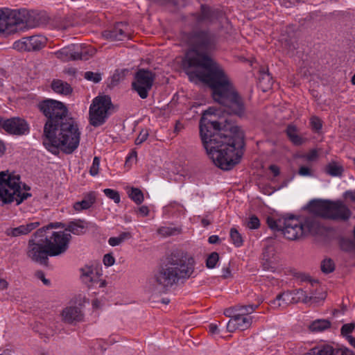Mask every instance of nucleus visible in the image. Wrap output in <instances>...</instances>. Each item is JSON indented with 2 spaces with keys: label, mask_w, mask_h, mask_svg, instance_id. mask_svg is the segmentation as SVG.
Returning <instances> with one entry per match:
<instances>
[{
  "label": "nucleus",
  "mask_w": 355,
  "mask_h": 355,
  "mask_svg": "<svg viewBox=\"0 0 355 355\" xmlns=\"http://www.w3.org/2000/svg\"><path fill=\"white\" fill-rule=\"evenodd\" d=\"M57 58L67 62L69 60H87L89 59V53L86 50L78 51L74 45L69 46L55 52Z\"/></svg>",
  "instance_id": "nucleus-14"
},
{
  "label": "nucleus",
  "mask_w": 355,
  "mask_h": 355,
  "mask_svg": "<svg viewBox=\"0 0 355 355\" xmlns=\"http://www.w3.org/2000/svg\"><path fill=\"white\" fill-rule=\"evenodd\" d=\"M258 308V305H237L234 307L235 311V314H238L239 315H247L253 313Z\"/></svg>",
  "instance_id": "nucleus-27"
},
{
  "label": "nucleus",
  "mask_w": 355,
  "mask_h": 355,
  "mask_svg": "<svg viewBox=\"0 0 355 355\" xmlns=\"http://www.w3.org/2000/svg\"><path fill=\"white\" fill-rule=\"evenodd\" d=\"M318 156V153L315 150H311L309 153L306 155V159L309 161L314 160Z\"/></svg>",
  "instance_id": "nucleus-55"
},
{
  "label": "nucleus",
  "mask_w": 355,
  "mask_h": 355,
  "mask_svg": "<svg viewBox=\"0 0 355 355\" xmlns=\"http://www.w3.org/2000/svg\"><path fill=\"white\" fill-rule=\"evenodd\" d=\"M252 322V318L247 315H239L234 314L227 325V331L230 332L234 331L235 329L241 331L248 329Z\"/></svg>",
  "instance_id": "nucleus-17"
},
{
  "label": "nucleus",
  "mask_w": 355,
  "mask_h": 355,
  "mask_svg": "<svg viewBox=\"0 0 355 355\" xmlns=\"http://www.w3.org/2000/svg\"><path fill=\"white\" fill-rule=\"evenodd\" d=\"M291 293H292V297H294L295 300H297L296 303L300 302L302 297H303L306 294V291H304L303 289H298Z\"/></svg>",
  "instance_id": "nucleus-48"
},
{
  "label": "nucleus",
  "mask_w": 355,
  "mask_h": 355,
  "mask_svg": "<svg viewBox=\"0 0 355 355\" xmlns=\"http://www.w3.org/2000/svg\"><path fill=\"white\" fill-rule=\"evenodd\" d=\"M285 46L291 51L298 48L297 36L293 33L292 35H284L282 39Z\"/></svg>",
  "instance_id": "nucleus-28"
},
{
  "label": "nucleus",
  "mask_w": 355,
  "mask_h": 355,
  "mask_svg": "<svg viewBox=\"0 0 355 355\" xmlns=\"http://www.w3.org/2000/svg\"><path fill=\"white\" fill-rule=\"evenodd\" d=\"M217 14L218 12L216 10L206 5H202L200 13L198 15L196 19L197 21L200 23L204 21L211 22L217 18Z\"/></svg>",
  "instance_id": "nucleus-22"
},
{
  "label": "nucleus",
  "mask_w": 355,
  "mask_h": 355,
  "mask_svg": "<svg viewBox=\"0 0 355 355\" xmlns=\"http://www.w3.org/2000/svg\"><path fill=\"white\" fill-rule=\"evenodd\" d=\"M42 23V16L26 9H0V33L10 34L26 28H32Z\"/></svg>",
  "instance_id": "nucleus-8"
},
{
  "label": "nucleus",
  "mask_w": 355,
  "mask_h": 355,
  "mask_svg": "<svg viewBox=\"0 0 355 355\" xmlns=\"http://www.w3.org/2000/svg\"><path fill=\"white\" fill-rule=\"evenodd\" d=\"M148 135H149V133H148V130H142L139 132V135L135 139V144L136 145L141 144L143 142H144L147 139Z\"/></svg>",
  "instance_id": "nucleus-44"
},
{
  "label": "nucleus",
  "mask_w": 355,
  "mask_h": 355,
  "mask_svg": "<svg viewBox=\"0 0 355 355\" xmlns=\"http://www.w3.org/2000/svg\"><path fill=\"white\" fill-rule=\"evenodd\" d=\"M297 301V300L292 297V293L288 291L277 295L275 300L270 301V305L274 309H278L281 307L285 308L289 304H296Z\"/></svg>",
  "instance_id": "nucleus-20"
},
{
  "label": "nucleus",
  "mask_w": 355,
  "mask_h": 355,
  "mask_svg": "<svg viewBox=\"0 0 355 355\" xmlns=\"http://www.w3.org/2000/svg\"><path fill=\"white\" fill-rule=\"evenodd\" d=\"M223 273L222 275L223 278L226 279L231 276V271H230V269L229 267L223 268Z\"/></svg>",
  "instance_id": "nucleus-59"
},
{
  "label": "nucleus",
  "mask_w": 355,
  "mask_h": 355,
  "mask_svg": "<svg viewBox=\"0 0 355 355\" xmlns=\"http://www.w3.org/2000/svg\"><path fill=\"white\" fill-rule=\"evenodd\" d=\"M267 224L268 227L272 230L282 231L283 227L282 220H279L278 221H277L271 217H268Z\"/></svg>",
  "instance_id": "nucleus-37"
},
{
  "label": "nucleus",
  "mask_w": 355,
  "mask_h": 355,
  "mask_svg": "<svg viewBox=\"0 0 355 355\" xmlns=\"http://www.w3.org/2000/svg\"><path fill=\"white\" fill-rule=\"evenodd\" d=\"M103 193L107 198L113 200L115 203L120 202V195L117 191L111 189H105Z\"/></svg>",
  "instance_id": "nucleus-38"
},
{
  "label": "nucleus",
  "mask_w": 355,
  "mask_h": 355,
  "mask_svg": "<svg viewBox=\"0 0 355 355\" xmlns=\"http://www.w3.org/2000/svg\"><path fill=\"white\" fill-rule=\"evenodd\" d=\"M35 277L40 279L43 284L46 286H49L51 282L50 280L45 277L44 272L42 270H37L35 272Z\"/></svg>",
  "instance_id": "nucleus-47"
},
{
  "label": "nucleus",
  "mask_w": 355,
  "mask_h": 355,
  "mask_svg": "<svg viewBox=\"0 0 355 355\" xmlns=\"http://www.w3.org/2000/svg\"><path fill=\"white\" fill-rule=\"evenodd\" d=\"M224 127L223 131L213 133L202 142L214 164L223 171H229L241 161L244 133L238 125Z\"/></svg>",
  "instance_id": "nucleus-3"
},
{
  "label": "nucleus",
  "mask_w": 355,
  "mask_h": 355,
  "mask_svg": "<svg viewBox=\"0 0 355 355\" xmlns=\"http://www.w3.org/2000/svg\"><path fill=\"white\" fill-rule=\"evenodd\" d=\"M344 196L346 199H349L355 202V191H347L344 193Z\"/></svg>",
  "instance_id": "nucleus-54"
},
{
  "label": "nucleus",
  "mask_w": 355,
  "mask_h": 355,
  "mask_svg": "<svg viewBox=\"0 0 355 355\" xmlns=\"http://www.w3.org/2000/svg\"><path fill=\"white\" fill-rule=\"evenodd\" d=\"M186 35L191 49L182 60L183 70L191 80L196 78L211 85L215 96L220 99L222 89L229 92L231 85L223 68L208 55L216 49V35L207 29H194Z\"/></svg>",
  "instance_id": "nucleus-1"
},
{
  "label": "nucleus",
  "mask_w": 355,
  "mask_h": 355,
  "mask_svg": "<svg viewBox=\"0 0 355 355\" xmlns=\"http://www.w3.org/2000/svg\"><path fill=\"white\" fill-rule=\"evenodd\" d=\"M39 110L47 118L44 124V132L49 133V129L58 125L64 118L69 117L68 110L63 103L53 100L46 99L38 104Z\"/></svg>",
  "instance_id": "nucleus-10"
},
{
  "label": "nucleus",
  "mask_w": 355,
  "mask_h": 355,
  "mask_svg": "<svg viewBox=\"0 0 355 355\" xmlns=\"http://www.w3.org/2000/svg\"><path fill=\"white\" fill-rule=\"evenodd\" d=\"M261 75L259 78V83L261 85L266 86V88H269L272 86V78L271 75L269 73L268 70L261 71Z\"/></svg>",
  "instance_id": "nucleus-34"
},
{
  "label": "nucleus",
  "mask_w": 355,
  "mask_h": 355,
  "mask_svg": "<svg viewBox=\"0 0 355 355\" xmlns=\"http://www.w3.org/2000/svg\"><path fill=\"white\" fill-rule=\"evenodd\" d=\"M297 277L302 282H309L311 285H313L315 283H318V280H313L309 275L305 273H300Z\"/></svg>",
  "instance_id": "nucleus-49"
},
{
  "label": "nucleus",
  "mask_w": 355,
  "mask_h": 355,
  "mask_svg": "<svg viewBox=\"0 0 355 355\" xmlns=\"http://www.w3.org/2000/svg\"><path fill=\"white\" fill-rule=\"evenodd\" d=\"M354 328H355L354 322L345 324L341 327V329H340L341 334L347 338V336H349V334H351L354 331Z\"/></svg>",
  "instance_id": "nucleus-41"
},
{
  "label": "nucleus",
  "mask_w": 355,
  "mask_h": 355,
  "mask_svg": "<svg viewBox=\"0 0 355 355\" xmlns=\"http://www.w3.org/2000/svg\"><path fill=\"white\" fill-rule=\"evenodd\" d=\"M310 209L315 216L306 218L304 222L294 216L283 220L282 232L285 238L294 241L309 234H318L320 229L318 217L346 221L351 216V211L340 202L315 200L310 202Z\"/></svg>",
  "instance_id": "nucleus-2"
},
{
  "label": "nucleus",
  "mask_w": 355,
  "mask_h": 355,
  "mask_svg": "<svg viewBox=\"0 0 355 355\" xmlns=\"http://www.w3.org/2000/svg\"><path fill=\"white\" fill-rule=\"evenodd\" d=\"M128 196L137 205L141 204L144 200V194L141 190L138 188L132 187L130 191H128Z\"/></svg>",
  "instance_id": "nucleus-31"
},
{
  "label": "nucleus",
  "mask_w": 355,
  "mask_h": 355,
  "mask_svg": "<svg viewBox=\"0 0 355 355\" xmlns=\"http://www.w3.org/2000/svg\"><path fill=\"white\" fill-rule=\"evenodd\" d=\"M312 298H313L312 297H309L307 295V294H306L303 297H302L300 301L306 304V303L309 302L312 300Z\"/></svg>",
  "instance_id": "nucleus-62"
},
{
  "label": "nucleus",
  "mask_w": 355,
  "mask_h": 355,
  "mask_svg": "<svg viewBox=\"0 0 355 355\" xmlns=\"http://www.w3.org/2000/svg\"><path fill=\"white\" fill-rule=\"evenodd\" d=\"M269 169L273 173L274 176L276 177L279 175V168L277 166L270 165Z\"/></svg>",
  "instance_id": "nucleus-56"
},
{
  "label": "nucleus",
  "mask_w": 355,
  "mask_h": 355,
  "mask_svg": "<svg viewBox=\"0 0 355 355\" xmlns=\"http://www.w3.org/2000/svg\"><path fill=\"white\" fill-rule=\"evenodd\" d=\"M96 201V196L94 192L87 194L84 199L74 203L73 208L76 211H82L90 208Z\"/></svg>",
  "instance_id": "nucleus-23"
},
{
  "label": "nucleus",
  "mask_w": 355,
  "mask_h": 355,
  "mask_svg": "<svg viewBox=\"0 0 355 355\" xmlns=\"http://www.w3.org/2000/svg\"><path fill=\"white\" fill-rule=\"evenodd\" d=\"M194 259L181 250H173L166 256L153 276L155 289L165 293L173 286L184 284L195 272Z\"/></svg>",
  "instance_id": "nucleus-5"
},
{
  "label": "nucleus",
  "mask_w": 355,
  "mask_h": 355,
  "mask_svg": "<svg viewBox=\"0 0 355 355\" xmlns=\"http://www.w3.org/2000/svg\"><path fill=\"white\" fill-rule=\"evenodd\" d=\"M112 107L111 98L108 95L94 98L89 107V123L94 127L103 125L108 118L110 110Z\"/></svg>",
  "instance_id": "nucleus-11"
},
{
  "label": "nucleus",
  "mask_w": 355,
  "mask_h": 355,
  "mask_svg": "<svg viewBox=\"0 0 355 355\" xmlns=\"http://www.w3.org/2000/svg\"><path fill=\"white\" fill-rule=\"evenodd\" d=\"M52 89L58 93L62 95H68L71 94L73 89L71 85L61 80H54L51 83Z\"/></svg>",
  "instance_id": "nucleus-24"
},
{
  "label": "nucleus",
  "mask_w": 355,
  "mask_h": 355,
  "mask_svg": "<svg viewBox=\"0 0 355 355\" xmlns=\"http://www.w3.org/2000/svg\"><path fill=\"white\" fill-rule=\"evenodd\" d=\"M230 238L235 246L240 247L243 245V241L241 235L236 228H232L230 230Z\"/></svg>",
  "instance_id": "nucleus-35"
},
{
  "label": "nucleus",
  "mask_w": 355,
  "mask_h": 355,
  "mask_svg": "<svg viewBox=\"0 0 355 355\" xmlns=\"http://www.w3.org/2000/svg\"><path fill=\"white\" fill-rule=\"evenodd\" d=\"M155 74L151 71L141 69H139L135 76V80L132 87L140 98L145 99L148 96L149 91L152 89Z\"/></svg>",
  "instance_id": "nucleus-12"
},
{
  "label": "nucleus",
  "mask_w": 355,
  "mask_h": 355,
  "mask_svg": "<svg viewBox=\"0 0 355 355\" xmlns=\"http://www.w3.org/2000/svg\"><path fill=\"white\" fill-rule=\"evenodd\" d=\"M85 224L86 223L83 220L71 221L65 227V231L76 235H80L84 233L83 230L87 227Z\"/></svg>",
  "instance_id": "nucleus-25"
},
{
  "label": "nucleus",
  "mask_w": 355,
  "mask_h": 355,
  "mask_svg": "<svg viewBox=\"0 0 355 355\" xmlns=\"http://www.w3.org/2000/svg\"><path fill=\"white\" fill-rule=\"evenodd\" d=\"M208 241L211 244H216L219 241V237L216 235H212L209 237Z\"/></svg>",
  "instance_id": "nucleus-58"
},
{
  "label": "nucleus",
  "mask_w": 355,
  "mask_h": 355,
  "mask_svg": "<svg viewBox=\"0 0 355 355\" xmlns=\"http://www.w3.org/2000/svg\"><path fill=\"white\" fill-rule=\"evenodd\" d=\"M29 130L27 122L19 117H12L6 120L5 131L11 135H22Z\"/></svg>",
  "instance_id": "nucleus-15"
},
{
  "label": "nucleus",
  "mask_w": 355,
  "mask_h": 355,
  "mask_svg": "<svg viewBox=\"0 0 355 355\" xmlns=\"http://www.w3.org/2000/svg\"><path fill=\"white\" fill-rule=\"evenodd\" d=\"M331 326V322L328 320H316L310 324V329L312 331H322Z\"/></svg>",
  "instance_id": "nucleus-30"
},
{
  "label": "nucleus",
  "mask_w": 355,
  "mask_h": 355,
  "mask_svg": "<svg viewBox=\"0 0 355 355\" xmlns=\"http://www.w3.org/2000/svg\"><path fill=\"white\" fill-rule=\"evenodd\" d=\"M103 263L105 266H112L115 263V259L111 254H106L103 257Z\"/></svg>",
  "instance_id": "nucleus-46"
},
{
  "label": "nucleus",
  "mask_w": 355,
  "mask_h": 355,
  "mask_svg": "<svg viewBox=\"0 0 355 355\" xmlns=\"http://www.w3.org/2000/svg\"><path fill=\"white\" fill-rule=\"evenodd\" d=\"M44 227V230H45V234H46V230H49V228H53V227H62V228H65V225L62 223H51L49 224V225H47L46 227Z\"/></svg>",
  "instance_id": "nucleus-51"
},
{
  "label": "nucleus",
  "mask_w": 355,
  "mask_h": 355,
  "mask_svg": "<svg viewBox=\"0 0 355 355\" xmlns=\"http://www.w3.org/2000/svg\"><path fill=\"white\" fill-rule=\"evenodd\" d=\"M298 173L302 176H312L311 170L305 166H302L299 168Z\"/></svg>",
  "instance_id": "nucleus-50"
},
{
  "label": "nucleus",
  "mask_w": 355,
  "mask_h": 355,
  "mask_svg": "<svg viewBox=\"0 0 355 355\" xmlns=\"http://www.w3.org/2000/svg\"><path fill=\"white\" fill-rule=\"evenodd\" d=\"M311 125L312 128L315 130L316 131H318L321 130L322 124V121L317 116H312L311 119Z\"/></svg>",
  "instance_id": "nucleus-45"
},
{
  "label": "nucleus",
  "mask_w": 355,
  "mask_h": 355,
  "mask_svg": "<svg viewBox=\"0 0 355 355\" xmlns=\"http://www.w3.org/2000/svg\"><path fill=\"white\" fill-rule=\"evenodd\" d=\"M219 260V254L216 252H211L206 260V266L208 268H215L216 263Z\"/></svg>",
  "instance_id": "nucleus-36"
},
{
  "label": "nucleus",
  "mask_w": 355,
  "mask_h": 355,
  "mask_svg": "<svg viewBox=\"0 0 355 355\" xmlns=\"http://www.w3.org/2000/svg\"><path fill=\"white\" fill-rule=\"evenodd\" d=\"M99 165H100V158L98 157H94L93 159L92 165L89 170V173L92 176H95L98 173L99 169Z\"/></svg>",
  "instance_id": "nucleus-43"
},
{
  "label": "nucleus",
  "mask_w": 355,
  "mask_h": 355,
  "mask_svg": "<svg viewBox=\"0 0 355 355\" xmlns=\"http://www.w3.org/2000/svg\"><path fill=\"white\" fill-rule=\"evenodd\" d=\"M341 246L344 250L348 251L350 250L351 247L352 246V242L349 240L343 241Z\"/></svg>",
  "instance_id": "nucleus-53"
},
{
  "label": "nucleus",
  "mask_w": 355,
  "mask_h": 355,
  "mask_svg": "<svg viewBox=\"0 0 355 355\" xmlns=\"http://www.w3.org/2000/svg\"><path fill=\"white\" fill-rule=\"evenodd\" d=\"M61 315L62 320L70 324H76L84 320V313L81 309L78 306L66 307L62 310Z\"/></svg>",
  "instance_id": "nucleus-18"
},
{
  "label": "nucleus",
  "mask_w": 355,
  "mask_h": 355,
  "mask_svg": "<svg viewBox=\"0 0 355 355\" xmlns=\"http://www.w3.org/2000/svg\"><path fill=\"white\" fill-rule=\"evenodd\" d=\"M230 92L221 91L220 99L214 94V89L209 87L212 90V97L214 101L218 103L221 107L218 109L214 107H209L202 112L199 122L200 136L202 139H207L208 137L223 130L226 127H231L230 121L226 115H236L242 117L245 115V107L243 98L236 91L232 83Z\"/></svg>",
  "instance_id": "nucleus-4"
},
{
  "label": "nucleus",
  "mask_w": 355,
  "mask_h": 355,
  "mask_svg": "<svg viewBox=\"0 0 355 355\" xmlns=\"http://www.w3.org/2000/svg\"><path fill=\"white\" fill-rule=\"evenodd\" d=\"M46 38L40 35H33L21 38L13 44V48L19 51H37L46 44Z\"/></svg>",
  "instance_id": "nucleus-13"
},
{
  "label": "nucleus",
  "mask_w": 355,
  "mask_h": 355,
  "mask_svg": "<svg viewBox=\"0 0 355 355\" xmlns=\"http://www.w3.org/2000/svg\"><path fill=\"white\" fill-rule=\"evenodd\" d=\"M347 340L354 347H355V338L352 337V336H348Z\"/></svg>",
  "instance_id": "nucleus-64"
},
{
  "label": "nucleus",
  "mask_w": 355,
  "mask_h": 355,
  "mask_svg": "<svg viewBox=\"0 0 355 355\" xmlns=\"http://www.w3.org/2000/svg\"><path fill=\"white\" fill-rule=\"evenodd\" d=\"M320 269L324 274H329L334 271L335 263L330 258H326L322 261L320 264Z\"/></svg>",
  "instance_id": "nucleus-33"
},
{
  "label": "nucleus",
  "mask_w": 355,
  "mask_h": 355,
  "mask_svg": "<svg viewBox=\"0 0 355 355\" xmlns=\"http://www.w3.org/2000/svg\"><path fill=\"white\" fill-rule=\"evenodd\" d=\"M286 132L288 137L293 144L300 146L304 142V139L297 134L295 126L289 125Z\"/></svg>",
  "instance_id": "nucleus-26"
},
{
  "label": "nucleus",
  "mask_w": 355,
  "mask_h": 355,
  "mask_svg": "<svg viewBox=\"0 0 355 355\" xmlns=\"http://www.w3.org/2000/svg\"><path fill=\"white\" fill-rule=\"evenodd\" d=\"M247 226L252 230L259 228L260 226L259 219L255 215L251 216L248 221Z\"/></svg>",
  "instance_id": "nucleus-42"
},
{
  "label": "nucleus",
  "mask_w": 355,
  "mask_h": 355,
  "mask_svg": "<svg viewBox=\"0 0 355 355\" xmlns=\"http://www.w3.org/2000/svg\"><path fill=\"white\" fill-rule=\"evenodd\" d=\"M343 171V166L335 162L329 163L326 167V172L331 176H340Z\"/></svg>",
  "instance_id": "nucleus-32"
},
{
  "label": "nucleus",
  "mask_w": 355,
  "mask_h": 355,
  "mask_svg": "<svg viewBox=\"0 0 355 355\" xmlns=\"http://www.w3.org/2000/svg\"><path fill=\"white\" fill-rule=\"evenodd\" d=\"M138 213L141 216H146L149 213L148 207L145 205L140 207L138 209Z\"/></svg>",
  "instance_id": "nucleus-52"
},
{
  "label": "nucleus",
  "mask_w": 355,
  "mask_h": 355,
  "mask_svg": "<svg viewBox=\"0 0 355 355\" xmlns=\"http://www.w3.org/2000/svg\"><path fill=\"white\" fill-rule=\"evenodd\" d=\"M40 223L37 222L30 223L26 225H22L17 227L8 228L5 233L8 236L17 237L21 235H26L30 233L39 226Z\"/></svg>",
  "instance_id": "nucleus-21"
},
{
  "label": "nucleus",
  "mask_w": 355,
  "mask_h": 355,
  "mask_svg": "<svg viewBox=\"0 0 355 355\" xmlns=\"http://www.w3.org/2000/svg\"><path fill=\"white\" fill-rule=\"evenodd\" d=\"M125 28L127 25L123 22L117 23L111 30L103 31V36L110 41H122L125 38H128L125 33Z\"/></svg>",
  "instance_id": "nucleus-19"
},
{
  "label": "nucleus",
  "mask_w": 355,
  "mask_h": 355,
  "mask_svg": "<svg viewBox=\"0 0 355 355\" xmlns=\"http://www.w3.org/2000/svg\"><path fill=\"white\" fill-rule=\"evenodd\" d=\"M235 313V311L234 309V307L232 309H227L226 310V311L225 312V314L228 316V317H231Z\"/></svg>",
  "instance_id": "nucleus-63"
},
{
  "label": "nucleus",
  "mask_w": 355,
  "mask_h": 355,
  "mask_svg": "<svg viewBox=\"0 0 355 355\" xmlns=\"http://www.w3.org/2000/svg\"><path fill=\"white\" fill-rule=\"evenodd\" d=\"M132 238V234L129 232H123L118 236L110 237L108 240V243L111 246L119 245L124 241L129 240Z\"/></svg>",
  "instance_id": "nucleus-29"
},
{
  "label": "nucleus",
  "mask_w": 355,
  "mask_h": 355,
  "mask_svg": "<svg viewBox=\"0 0 355 355\" xmlns=\"http://www.w3.org/2000/svg\"><path fill=\"white\" fill-rule=\"evenodd\" d=\"M84 78L87 80L92 81L94 83H98L101 80V73L87 71L85 73Z\"/></svg>",
  "instance_id": "nucleus-39"
},
{
  "label": "nucleus",
  "mask_w": 355,
  "mask_h": 355,
  "mask_svg": "<svg viewBox=\"0 0 355 355\" xmlns=\"http://www.w3.org/2000/svg\"><path fill=\"white\" fill-rule=\"evenodd\" d=\"M80 272L82 282L85 284L88 288H91L95 284H98L100 288L105 286V282L101 281L99 279L98 273L94 272L93 266H85L80 268Z\"/></svg>",
  "instance_id": "nucleus-16"
},
{
  "label": "nucleus",
  "mask_w": 355,
  "mask_h": 355,
  "mask_svg": "<svg viewBox=\"0 0 355 355\" xmlns=\"http://www.w3.org/2000/svg\"><path fill=\"white\" fill-rule=\"evenodd\" d=\"M71 235L64 232H53L49 236L44 227L37 230L28 242L26 255L31 261L47 266L49 257H56L67 252Z\"/></svg>",
  "instance_id": "nucleus-6"
},
{
  "label": "nucleus",
  "mask_w": 355,
  "mask_h": 355,
  "mask_svg": "<svg viewBox=\"0 0 355 355\" xmlns=\"http://www.w3.org/2000/svg\"><path fill=\"white\" fill-rule=\"evenodd\" d=\"M179 231L175 228L162 227L158 229V233L164 236H168L176 234Z\"/></svg>",
  "instance_id": "nucleus-40"
},
{
  "label": "nucleus",
  "mask_w": 355,
  "mask_h": 355,
  "mask_svg": "<svg viewBox=\"0 0 355 355\" xmlns=\"http://www.w3.org/2000/svg\"><path fill=\"white\" fill-rule=\"evenodd\" d=\"M209 331L211 334H218L219 333L218 326L215 324H210L209 326Z\"/></svg>",
  "instance_id": "nucleus-57"
},
{
  "label": "nucleus",
  "mask_w": 355,
  "mask_h": 355,
  "mask_svg": "<svg viewBox=\"0 0 355 355\" xmlns=\"http://www.w3.org/2000/svg\"><path fill=\"white\" fill-rule=\"evenodd\" d=\"M31 196L29 193L21 192L19 175L10 174L8 171L0 172V200L3 205L14 200L19 205Z\"/></svg>",
  "instance_id": "nucleus-9"
},
{
  "label": "nucleus",
  "mask_w": 355,
  "mask_h": 355,
  "mask_svg": "<svg viewBox=\"0 0 355 355\" xmlns=\"http://www.w3.org/2000/svg\"><path fill=\"white\" fill-rule=\"evenodd\" d=\"M49 130V133L44 132L43 144L53 154L57 155L59 149L66 154H71L78 147L80 132L71 116L64 118L58 125Z\"/></svg>",
  "instance_id": "nucleus-7"
},
{
  "label": "nucleus",
  "mask_w": 355,
  "mask_h": 355,
  "mask_svg": "<svg viewBox=\"0 0 355 355\" xmlns=\"http://www.w3.org/2000/svg\"><path fill=\"white\" fill-rule=\"evenodd\" d=\"M8 282L4 279L0 278V291L5 290L8 288Z\"/></svg>",
  "instance_id": "nucleus-60"
},
{
  "label": "nucleus",
  "mask_w": 355,
  "mask_h": 355,
  "mask_svg": "<svg viewBox=\"0 0 355 355\" xmlns=\"http://www.w3.org/2000/svg\"><path fill=\"white\" fill-rule=\"evenodd\" d=\"M92 306L95 309H98L101 306V302L98 299H95L92 301Z\"/></svg>",
  "instance_id": "nucleus-61"
}]
</instances>
